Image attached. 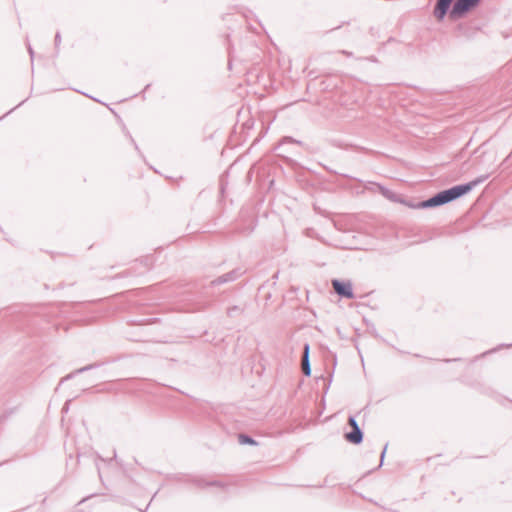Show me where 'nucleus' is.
Masks as SVG:
<instances>
[{
	"label": "nucleus",
	"mask_w": 512,
	"mask_h": 512,
	"mask_svg": "<svg viewBox=\"0 0 512 512\" xmlns=\"http://www.w3.org/2000/svg\"><path fill=\"white\" fill-rule=\"evenodd\" d=\"M488 177H489V174L481 175L478 178H476L470 182L455 185L451 188L442 190V191L436 193L435 195H433L432 197H430L426 200L419 201L417 203H412V202L402 200L398 194H396L392 190L386 188L385 186H379V190L385 198H387L393 202H401V203H404L405 205H407L408 207H411L414 209H428V208L439 207L444 204L450 203L454 200H457L458 198L468 194L475 186L484 182L486 179H488Z\"/></svg>",
	"instance_id": "nucleus-1"
},
{
	"label": "nucleus",
	"mask_w": 512,
	"mask_h": 512,
	"mask_svg": "<svg viewBox=\"0 0 512 512\" xmlns=\"http://www.w3.org/2000/svg\"><path fill=\"white\" fill-rule=\"evenodd\" d=\"M481 3V0H455L453 3L449 17L452 20L460 19L466 16L471 10L476 8Z\"/></svg>",
	"instance_id": "nucleus-2"
},
{
	"label": "nucleus",
	"mask_w": 512,
	"mask_h": 512,
	"mask_svg": "<svg viewBox=\"0 0 512 512\" xmlns=\"http://www.w3.org/2000/svg\"><path fill=\"white\" fill-rule=\"evenodd\" d=\"M332 287H333L335 293L341 298H345V299H354L355 298L352 283L350 281L333 279Z\"/></svg>",
	"instance_id": "nucleus-3"
},
{
	"label": "nucleus",
	"mask_w": 512,
	"mask_h": 512,
	"mask_svg": "<svg viewBox=\"0 0 512 512\" xmlns=\"http://www.w3.org/2000/svg\"><path fill=\"white\" fill-rule=\"evenodd\" d=\"M480 31V27L473 22L460 23L456 27V36L458 38L472 39Z\"/></svg>",
	"instance_id": "nucleus-4"
},
{
	"label": "nucleus",
	"mask_w": 512,
	"mask_h": 512,
	"mask_svg": "<svg viewBox=\"0 0 512 512\" xmlns=\"http://www.w3.org/2000/svg\"><path fill=\"white\" fill-rule=\"evenodd\" d=\"M453 0H436L433 14L437 20L442 21L447 15Z\"/></svg>",
	"instance_id": "nucleus-5"
},
{
	"label": "nucleus",
	"mask_w": 512,
	"mask_h": 512,
	"mask_svg": "<svg viewBox=\"0 0 512 512\" xmlns=\"http://www.w3.org/2000/svg\"><path fill=\"white\" fill-rule=\"evenodd\" d=\"M345 439L354 445H359L363 442L364 433L360 427H354L350 432L345 433Z\"/></svg>",
	"instance_id": "nucleus-6"
},
{
	"label": "nucleus",
	"mask_w": 512,
	"mask_h": 512,
	"mask_svg": "<svg viewBox=\"0 0 512 512\" xmlns=\"http://www.w3.org/2000/svg\"><path fill=\"white\" fill-rule=\"evenodd\" d=\"M309 353H310V345L308 343H306L303 347L302 359H301L302 372L306 377L311 376V365H310Z\"/></svg>",
	"instance_id": "nucleus-7"
},
{
	"label": "nucleus",
	"mask_w": 512,
	"mask_h": 512,
	"mask_svg": "<svg viewBox=\"0 0 512 512\" xmlns=\"http://www.w3.org/2000/svg\"><path fill=\"white\" fill-rule=\"evenodd\" d=\"M238 442L241 445H250V446L258 445V442L253 437H251L250 435L245 434V433L238 434Z\"/></svg>",
	"instance_id": "nucleus-8"
},
{
	"label": "nucleus",
	"mask_w": 512,
	"mask_h": 512,
	"mask_svg": "<svg viewBox=\"0 0 512 512\" xmlns=\"http://www.w3.org/2000/svg\"><path fill=\"white\" fill-rule=\"evenodd\" d=\"M98 366H99V364H89V365H87V366H84V367H82V368H79V369L75 370L74 372H72V373L68 374L65 378H63V379L61 380V382H63V381H65V380H68V379L73 378L76 374H80V373H83V372L89 371V370H91V369H93V368H96V367H98Z\"/></svg>",
	"instance_id": "nucleus-9"
},
{
	"label": "nucleus",
	"mask_w": 512,
	"mask_h": 512,
	"mask_svg": "<svg viewBox=\"0 0 512 512\" xmlns=\"http://www.w3.org/2000/svg\"><path fill=\"white\" fill-rule=\"evenodd\" d=\"M242 274H243V271L241 270V268H236V269H233V270L225 273L224 275L228 282H233V281L237 280Z\"/></svg>",
	"instance_id": "nucleus-10"
},
{
	"label": "nucleus",
	"mask_w": 512,
	"mask_h": 512,
	"mask_svg": "<svg viewBox=\"0 0 512 512\" xmlns=\"http://www.w3.org/2000/svg\"><path fill=\"white\" fill-rule=\"evenodd\" d=\"M197 484L200 487L216 486V487H222L223 488L225 486L222 482L217 481V480H214V481L199 480V481H197Z\"/></svg>",
	"instance_id": "nucleus-11"
},
{
	"label": "nucleus",
	"mask_w": 512,
	"mask_h": 512,
	"mask_svg": "<svg viewBox=\"0 0 512 512\" xmlns=\"http://www.w3.org/2000/svg\"><path fill=\"white\" fill-rule=\"evenodd\" d=\"M286 143H294V144H297L299 146H303L304 143L301 141V140H297V139H294L293 137L291 136H285L283 137L281 140H280V145L282 144H286Z\"/></svg>",
	"instance_id": "nucleus-12"
},
{
	"label": "nucleus",
	"mask_w": 512,
	"mask_h": 512,
	"mask_svg": "<svg viewBox=\"0 0 512 512\" xmlns=\"http://www.w3.org/2000/svg\"><path fill=\"white\" fill-rule=\"evenodd\" d=\"M242 312H243V309L241 307L237 306V305H234V306L229 307L227 309V315L229 317H234L235 315L240 314Z\"/></svg>",
	"instance_id": "nucleus-13"
},
{
	"label": "nucleus",
	"mask_w": 512,
	"mask_h": 512,
	"mask_svg": "<svg viewBox=\"0 0 512 512\" xmlns=\"http://www.w3.org/2000/svg\"><path fill=\"white\" fill-rule=\"evenodd\" d=\"M225 283H229V282L226 280V277L223 274V275L217 277L216 279L212 280L210 282V285L211 286H216V285H222V284H225Z\"/></svg>",
	"instance_id": "nucleus-14"
},
{
	"label": "nucleus",
	"mask_w": 512,
	"mask_h": 512,
	"mask_svg": "<svg viewBox=\"0 0 512 512\" xmlns=\"http://www.w3.org/2000/svg\"><path fill=\"white\" fill-rule=\"evenodd\" d=\"M14 413V409H10V410H7L5 411L1 416H0V422L1 423H4L5 421L8 420V418Z\"/></svg>",
	"instance_id": "nucleus-15"
},
{
	"label": "nucleus",
	"mask_w": 512,
	"mask_h": 512,
	"mask_svg": "<svg viewBox=\"0 0 512 512\" xmlns=\"http://www.w3.org/2000/svg\"><path fill=\"white\" fill-rule=\"evenodd\" d=\"M348 424H349V426L351 427V429H354V427H360V426L358 425L357 420H356V416H354V415H350V416L348 417Z\"/></svg>",
	"instance_id": "nucleus-16"
},
{
	"label": "nucleus",
	"mask_w": 512,
	"mask_h": 512,
	"mask_svg": "<svg viewBox=\"0 0 512 512\" xmlns=\"http://www.w3.org/2000/svg\"><path fill=\"white\" fill-rule=\"evenodd\" d=\"M387 447H388V444H385L382 452H381V455H380V464L378 467H381L383 465V462H384V458H385V454H386V451H387Z\"/></svg>",
	"instance_id": "nucleus-17"
},
{
	"label": "nucleus",
	"mask_w": 512,
	"mask_h": 512,
	"mask_svg": "<svg viewBox=\"0 0 512 512\" xmlns=\"http://www.w3.org/2000/svg\"><path fill=\"white\" fill-rule=\"evenodd\" d=\"M60 42H61V35L59 32H57L55 35V46L56 47L59 46Z\"/></svg>",
	"instance_id": "nucleus-18"
},
{
	"label": "nucleus",
	"mask_w": 512,
	"mask_h": 512,
	"mask_svg": "<svg viewBox=\"0 0 512 512\" xmlns=\"http://www.w3.org/2000/svg\"><path fill=\"white\" fill-rule=\"evenodd\" d=\"M339 53H341L342 55H344L346 57H353V53L351 51L340 50Z\"/></svg>",
	"instance_id": "nucleus-19"
},
{
	"label": "nucleus",
	"mask_w": 512,
	"mask_h": 512,
	"mask_svg": "<svg viewBox=\"0 0 512 512\" xmlns=\"http://www.w3.org/2000/svg\"><path fill=\"white\" fill-rule=\"evenodd\" d=\"M28 52H29L31 58H33L34 57V51H33L32 47H31V45H28Z\"/></svg>",
	"instance_id": "nucleus-20"
},
{
	"label": "nucleus",
	"mask_w": 512,
	"mask_h": 512,
	"mask_svg": "<svg viewBox=\"0 0 512 512\" xmlns=\"http://www.w3.org/2000/svg\"><path fill=\"white\" fill-rule=\"evenodd\" d=\"M131 142L133 143L136 150H139L138 145L136 144L135 140L130 136Z\"/></svg>",
	"instance_id": "nucleus-21"
},
{
	"label": "nucleus",
	"mask_w": 512,
	"mask_h": 512,
	"mask_svg": "<svg viewBox=\"0 0 512 512\" xmlns=\"http://www.w3.org/2000/svg\"><path fill=\"white\" fill-rule=\"evenodd\" d=\"M23 102H24V101H22V102L19 104V106H20ZM17 107H18V105H17L16 107H14V108L10 109V111H9V112H7V113H6V115H7V114H9V113H11V112H13Z\"/></svg>",
	"instance_id": "nucleus-22"
},
{
	"label": "nucleus",
	"mask_w": 512,
	"mask_h": 512,
	"mask_svg": "<svg viewBox=\"0 0 512 512\" xmlns=\"http://www.w3.org/2000/svg\"><path fill=\"white\" fill-rule=\"evenodd\" d=\"M511 156H512V154L508 155V156L506 157V159L504 160V162H508V161H509V159L511 158Z\"/></svg>",
	"instance_id": "nucleus-23"
},
{
	"label": "nucleus",
	"mask_w": 512,
	"mask_h": 512,
	"mask_svg": "<svg viewBox=\"0 0 512 512\" xmlns=\"http://www.w3.org/2000/svg\"><path fill=\"white\" fill-rule=\"evenodd\" d=\"M336 363H337V359H336V356H334V359H333V366L334 367L336 366Z\"/></svg>",
	"instance_id": "nucleus-24"
},
{
	"label": "nucleus",
	"mask_w": 512,
	"mask_h": 512,
	"mask_svg": "<svg viewBox=\"0 0 512 512\" xmlns=\"http://www.w3.org/2000/svg\"><path fill=\"white\" fill-rule=\"evenodd\" d=\"M151 86V84H147L144 88V91H146L149 87Z\"/></svg>",
	"instance_id": "nucleus-25"
},
{
	"label": "nucleus",
	"mask_w": 512,
	"mask_h": 512,
	"mask_svg": "<svg viewBox=\"0 0 512 512\" xmlns=\"http://www.w3.org/2000/svg\"><path fill=\"white\" fill-rule=\"evenodd\" d=\"M0 120H2V117H0Z\"/></svg>",
	"instance_id": "nucleus-26"
},
{
	"label": "nucleus",
	"mask_w": 512,
	"mask_h": 512,
	"mask_svg": "<svg viewBox=\"0 0 512 512\" xmlns=\"http://www.w3.org/2000/svg\"><path fill=\"white\" fill-rule=\"evenodd\" d=\"M0 120H2V117H0Z\"/></svg>",
	"instance_id": "nucleus-27"
}]
</instances>
